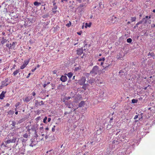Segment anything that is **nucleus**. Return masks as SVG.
I'll list each match as a JSON object with an SVG mask.
<instances>
[{
	"label": "nucleus",
	"instance_id": "f257e3e1",
	"mask_svg": "<svg viewBox=\"0 0 155 155\" xmlns=\"http://www.w3.org/2000/svg\"><path fill=\"white\" fill-rule=\"evenodd\" d=\"M150 18L151 17L150 16H146L145 18H143L142 19L143 22L145 24H147V23H148L149 24H150V20H149H149L150 19Z\"/></svg>",
	"mask_w": 155,
	"mask_h": 155
},
{
	"label": "nucleus",
	"instance_id": "f03ea898",
	"mask_svg": "<svg viewBox=\"0 0 155 155\" xmlns=\"http://www.w3.org/2000/svg\"><path fill=\"white\" fill-rule=\"evenodd\" d=\"M17 138L15 137H13L12 139H8L5 141V143H14L15 142Z\"/></svg>",
	"mask_w": 155,
	"mask_h": 155
},
{
	"label": "nucleus",
	"instance_id": "7ed1b4c3",
	"mask_svg": "<svg viewBox=\"0 0 155 155\" xmlns=\"http://www.w3.org/2000/svg\"><path fill=\"white\" fill-rule=\"evenodd\" d=\"M86 81V78L84 77H82L81 79L78 81V84L81 85H82L84 84Z\"/></svg>",
	"mask_w": 155,
	"mask_h": 155
},
{
	"label": "nucleus",
	"instance_id": "20e7f679",
	"mask_svg": "<svg viewBox=\"0 0 155 155\" xmlns=\"http://www.w3.org/2000/svg\"><path fill=\"white\" fill-rule=\"evenodd\" d=\"M8 78L5 79V80L1 82L2 87H5L7 86L9 84L8 82Z\"/></svg>",
	"mask_w": 155,
	"mask_h": 155
},
{
	"label": "nucleus",
	"instance_id": "39448f33",
	"mask_svg": "<svg viewBox=\"0 0 155 155\" xmlns=\"http://www.w3.org/2000/svg\"><path fill=\"white\" fill-rule=\"evenodd\" d=\"M98 69V67L97 66H95L93 68L91 72L96 74L97 73Z\"/></svg>",
	"mask_w": 155,
	"mask_h": 155
},
{
	"label": "nucleus",
	"instance_id": "423d86ee",
	"mask_svg": "<svg viewBox=\"0 0 155 155\" xmlns=\"http://www.w3.org/2000/svg\"><path fill=\"white\" fill-rule=\"evenodd\" d=\"M37 143V141H34V140L33 139H31V143L30 146L31 147H33L35 146Z\"/></svg>",
	"mask_w": 155,
	"mask_h": 155
},
{
	"label": "nucleus",
	"instance_id": "0eeeda50",
	"mask_svg": "<svg viewBox=\"0 0 155 155\" xmlns=\"http://www.w3.org/2000/svg\"><path fill=\"white\" fill-rule=\"evenodd\" d=\"M29 60L27 61H24V64H22V65L21 67L20 68L21 69H23L29 63Z\"/></svg>",
	"mask_w": 155,
	"mask_h": 155
},
{
	"label": "nucleus",
	"instance_id": "6e6552de",
	"mask_svg": "<svg viewBox=\"0 0 155 155\" xmlns=\"http://www.w3.org/2000/svg\"><path fill=\"white\" fill-rule=\"evenodd\" d=\"M60 80L62 82H65L67 80V77L66 76L62 75L60 78Z\"/></svg>",
	"mask_w": 155,
	"mask_h": 155
},
{
	"label": "nucleus",
	"instance_id": "1a4fd4ad",
	"mask_svg": "<svg viewBox=\"0 0 155 155\" xmlns=\"http://www.w3.org/2000/svg\"><path fill=\"white\" fill-rule=\"evenodd\" d=\"M77 54L78 55H81L83 52V49L80 48L77 51Z\"/></svg>",
	"mask_w": 155,
	"mask_h": 155
},
{
	"label": "nucleus",
	"instance_id": "9d476101",
	"mask_svg": "<svg viewBox=\"0 0 155 155\" xmlns=\"http://www.w3.org/2000/svg\"><path fill=\"white\" fill-rule=\"evenodd\" d=\"M6 93V91H2L1 94H0V99H3L5 97V94Z\"/></svg>",
	"mask_w": 155,
	"mask_h": 155
},
{
	"label": "nucleus",
	"instance_id": "9b49d317",
	"mask_svg": "<svg viewBox=\"0 0 155 155\" xmlns=\"http://www.w3.org/2000/svg\"><path fill=\"white\" fill-rule=\"evenodd\" d=\"M31 98H32L31 97H27L25 98V99L24 100V101L26 102H28L31 99Z\"/></svg>",
	"mask_w": 155,
	"mask_h": 155
},
{
	"label": "nucleus",
	"instance_id": "f8f14e48",
	"mask_svg": "<svg viewBox=\"0 0 155 155\" xmlns=\"http://www.w3.org/2000/svg\"><path fill=\"white\" fill-rule=\"evenodd\" d=\"M85 105V102L84 101H82L79 104V107H84Z\"/></svg>",
	"mask_w": 155,
	"mask_h": 155
},
{
	"label": "nucleus",
	"instance_id": "ddd939ff",
	"mask_svg": "<svg viewBox=\"0 0 155 155\" xmlns=\"http://www.w3.org/2000/svg\"><path fill=\"white\" fill-rule=\"evenodd\" d=\"M57 8V7L56 6H54V7L52 8V12L55 14L57 12V10L56 9Z\"/></svg>",
	"mask_w": 155,
	"mask_h": 155
},
{
	"label": "nucleus",
	"instance_id": "4468645a",
	"mask_svg": "<svg viewBox=\"0 0 155 155\" xmlns=\"http://www.w3.org/2000/svg\"><path fill=\"white\" fill-rule=\"evenodd\" d=\"M7 41V40L5 39L4 37H3L2 38V40L1 41V43L2 45L4 44L5 42H6Z\"/></svg>",
	"mask_w": 155,
	"mask_h": 155
},
{
	"label": "nucleus",
	"instance_id": "2eb2a0df",
	"mask_svg": "<svg viewBox=\"0 0 155 155\" xmlns=\"http://www.w3.org/2000/svg\"><path fill=\"white\" fill-rule=\"evenodd\" d=\"M19 71L20 70L18 69L15 71L13 73V74L14 76H16L19 72Z\"/></svg>",
	"mask_w": 155,
	"mask_h": 155
},
{
	"label": "nucleus",
	"instance_id": "dca6fc26",
	"mask_svg": "<svg viewBox=\"0 0 155 155\" xmlns=\"http://www.w3.org/2000/svg\"><path fill=\"white\" fill-rule=\"evenodd\" d=\"M88 85H89L88 84H84L83 85V86L82 87V88L84 90H86L87 89V86Z\"/></svg>",
	"mask_w": 155,
	"mask_h": 155
},
{
	"label": "nucleus",
	"instance_id": "f3484780",
	"mask_svg": "<svg viewBox=\"0 0 155 155\" xmlns=\"http://www.w3.org/2000/svg\"><path fill=\"white\" fill-rule=\"evenodd\" d=\"M65 105L69 108H71V103H69L68 102L66 101L65 103Z\"/></svg>",
	"mask_w": 155,
	"mask_h": 155
},
{
	"label": "nucleus",
	"instance_id": "a211bd4d",
	"mask_svg": "<svg viewBox=\"0 0 155 155\" xmlns=\"http://www.w3.org/2000/svg\"><path fill=\"white\" fill-rule=\"evenodd\" d=\"M29 135L28 134L26 133L23 135V137L26 139H28V138Z\"/></svg>",
	"mask_w": 155,
	"mask_h": 155
},
{
	"label": "nucleus",
	"instance_id": "6ab92c4d",
	"mask_svg": "<svg viewBox=\"0 0 155 155\" xmlns=\"http://www.w3.org/2000/svg\"><path fill=\"white\" fill-rule=\"evenodd\" d=\"M16 122L14 121H12V124H11V125L12 126V127H11V128L12 129H13L14 128V127L15 126V125H16Z\"/></svg>",
	"mask_w": 155,
	"mask_h": 155
},
{
	"label": "nucleus",
	"instance_id": "aec40b11",
	"mask_svg": "<svg viewBox=\"0 0 155 155\" xmlns=\"http://www.w3.org/2000/svg\"><path fill=\"white\" fill-rule=\"evenodd\" d=\"M67 75L68 78H71L73 76V73L72 72H70L68 73Z\"/></svg>",
	"mask_w": 155,
	"mask_h": 155
},
{
	"label": "nucleus",
	"instance_id": "412c9836",
	"mask_svg": "<svg viewBox=\"0 0 155 155\" xmlns=\"http://www.w3.org/2000/svg\"><path fill=\"white\" fill-rule=\"evenodd\" d=\"M41 4V3L37 2H35L34 3V5L35 6H38Z\"/></svg>",
	"mask_w": 155,
	"mask_h": 155
},
{
	"label": "nucleus",
	"instance_id": "4be33fe9",
	"mask_svg": "<svg viewBox=\"0 0 155 155\" xmlns=\"http://www.w3.org/2000/svg\"><path fill=\"white\" fill-rule=\"evenodd\" d=\"M136 18L135 17H131V21L132 22L135 21H136Z\"/></svg>",
	"mask_w": 155,
	"mask_h": 155
},
{
	"label": "nucleus",
	"instance_id": "5701e85b",
	"mask_svg": "<svg viewBox=\"0 0 155 155\" xmlns=\"http://www.w3.org/2000/svg\"><path fill=\"white\" fill-rule=\"evenodd\" d=\"M6 46L7 47H8L9 49H10L12 48V46L11 45V44H7L6 45Z\"/></svg>",
	"mask_w": 155,
	"mask_h": 155
},
{
	"label": "nucleus",
	"instance_id": "b1692460",
	"mask_svg": "<svg viewBox=\"0 0 155 155\" xmlns=\"http://www.w3.org/2000/svg\"><path fill=\"white\" fill-rule=\"evenodd\" d=\"M137 100L135 99H134L132 100V102L133 104L136 103L137 102Z\"/></svg>",
	"mask_w": 155,
	"mask_h": 155
},
{
	"label": "nucleus",
	"instance_id": "393cba45",
	"mask_svg": "<svg viewBox=\"0 0 155 155\" xmlns=\"http://www.w3.org/2000/svg\"><path fill=\"white\" fill-rule=\"evenodd\" d=\"M149 55H150L152 57H153L154 56V54L153 52H149L148 54V56Z\"/></svg>",
	"mask_w": 155,
	"mask_h": 155
},
{
	"label": "nucleus",
	"instance_id": "a878e982",
	"mask_svg": "<svg viewBox=\"0 0 155 155\" xmlns=\"http://www.w3.org/2000/svg\"><path fill=\"white\" fill-rule=\"evenodd\" d=\"M47 119V117H45V118L43 119V122L45 123H47V122L46 121V120Z\"/></svg>",
	"mask_w": 155,
	"mask_h": 155
},
{
	"label": "nucleus",
	"instance_id": "bb28decb",
	"mask_svg": "<svg viewBox=\"0 0 155 155\" xmlns=\"http://www.w3.org/2000/svg\"><path fill=\"white\" fill-rule=\"evenodd\" d=\"M127 41L128 43H130L132 41V40L130 38H128L127 39Z\"/></svg>",
	"mask_w": 155,
	"mask_h": 155
},
{
	"label": "nucleus",
	"instance_id": "cd10ccee",
	"mask_svg": "<svg viewBox=\"0 0 155 155\" xmlns=\"http://www.w3.org/2000/svg\"><path fill=\"white\" fill-rule=\"evenodd\" d=\"M143 22V21L142 19L141 21H139L138 22L137 24H136V25H138L142 24Z\"/></svg>",
	"mask_w": 155,
	"mask_h": 155
},
{
	"label": "nucleus",
	"instance_id": "c85d7f7f",
	"mask_svg": "<svg viewBox=\"0 0 155 155\" xmlns=\"http://www.w3.org/2000/svg\"><path fill=\"white\" fill-rule=\"evenodd\" d=\"M71 25V21H69V23H68L66 25V26L68 27H69Z\"/></svg>",
	"mask_w": 155,
	"mask_h": 155
},
{
	"label": "nucleus",
	"instance_id": "c756f323",
	"mask_svg": "<svg viewBox=\"0 0 155 155\" xmlns=\"http://www.w3.org/2000/svg\"><path fill=\"white\" fill-rule=\"evenodd\" d=\"M105 60L104 58H100L98 60V61H104Z\"/></svg>",
	"mask_w": 155,
	"mask_h": 155
},
{
	"label": "nucleus",
	"instance_id": "7c9ffc66",
	"mask_svg": "<svg viewBox=\"0 0 155 155\" xmlns=\"http://www.w3.org/2000/svg\"><path fill=\"white\" fill-rule=\"evenodd\" d=\"M110 65V64H108V65L107 66H106L105 67H103L104 68L102 69V70H103L106 69V68L109 67Z\"/></svg>",
	"mask_w": 155,
	"mask_h": 155
},
{
	"label": "nucleus",
	"instance_id": "2f4dec72",
	"mask_svg": "<svg viewBox=\"0 0 155 155\" xmlns=\"http://www.w3.org/2000/svg\"><path fill=\"white\" fill-rule=\"evenodd\" d=\"M28 140V139H23L22 140V142H23L25 143L26 142V141Z\"/></svg>",
	"mask_w": 155,
	"mask_h": 155
},
{
	"label": "nucleus",
	"instance_id": "473e14b6",
	"mask_svg": "<svg viewBox=\"0 0 155 155\" xmlns=\"http://www.w3.org/2000/svg\"><path fill=\"white\" fill-rule=\"evenodd\" d=\"M84 0H76V1L79 3H81L82 2L84 1Z\"/></svg>",
	"mask_w": 155,
	"mask_h": 155
},
{
	"label": "nucleus",
	"instance_id": "72a5a7b5",
	"mask_svg": "<svg viewBox=\"0 0 155 155\" xmlns=\"http://www.w3.org/2000/svg\"><path fill=\"white\" fill-rule=\"evenodd\" d=\"M20 102H18L17 103H16L15 105V107L17 108V107L19 106L20 105Z\"/></svg>",
	"mask_w": 155,
	"mask_h": 155
},
{
	"label": "nucleus",
	"instance_id": "f704fd0d",
	"mask_svg": "<svg viewBox=\"0 0 155 155\" xmlns=\"http://www.w3.org/2000/svg\"><path fill=\"white\" fill-rule=\"evenodd\" d=\"M138 117V115H136L135 116L134 119L135 120V119H137V118Z\"/></svg>",
	"mask_w": 155,
	"mask_h": 155
},
{
	"label": "nucleus",
	"instance_id": "c9c22d12",
	"mask_svg": "<svg viewBox=\"0 0 155 155\" xmlns=\"http://www.w3.org/2000/svg\"><path fill=\"white\" fill-rule=\"evenodd\" d=\"M71 98V97H66L65 98L67 100H68L70 99Z\"/></svg>",
	"mask_w": 155,
	"mask_h": 155
},
{
	"label": "nucleus",
	"instance_id": "e433bc0d",
	"mask_svg": "<svg viewBox=\"0 0 155 155\" xmlns=\"http://www.w3.org/2000/svg\"><path fill=\"white\" fill-rule=\"evenodd\" d=\"M55 127V126H54V127H53L52 129V131L53 132H54V131H55V129H54V127Z\"/></svg>",
	"mask_w": 155,
	"mask_h": 155
},
{
	"label": "nucleus",
	"instance_id": "4c0bfd02",
	"mask_svg": "<svg viewBox=\"0 0 155 155\" xmlns=\"http://www.w3.org/2000/svg\"><path fill=\"white\" fill-rule=\"evenodd\" d=\"M57 71L56 70H54L53 71V74H55L57 72Z\"/></svg>",
	"mask_w": 155,
	"mask_h": 155
},
{
	"label": "nucleus",
	"instance_id": "58836bf2",
	"mask_svg": "<svg viewBox=\"0 0 155 155\" xmlns=\"http://www.w3.org/2000/svg\"><path fill=\"white\" fill-rule=\"evenodd\" d=\"M85 25H86L87 26H88V27H90V26H91V25H88V24L87 23H86L85 24Z\"/></svg>",
	"mask_w": 155,
	"mask_h": 155
},
{
	"label": "nucleus",
	"instance_id": "ea45409f",
	"mask_svg": "<svg viewBox=\"0 0 155 155\" xmlns=\"http://www.w3.org/2000/svg\"><path fill=\"white\" fill-rule=\"evenodd\" d=\"M32 95L33 96H35V95H36V93L35 92H33L32 93Z\"/></svg>",
	"mask_w": 155,
	"mask_h": 155
},
{
	"label": "nucleus",
	"instance_id": "a19ab883",
	"mask_svg": "<svg viewBox=\"0 0 155 155\" xmlns=\"http://www.w3.org/2000/svg\"><path fill=\"white\" fill-rule=\"evenodd\" d=\"M79 7L81 8H82V7H84V5H81V4L80 5H79Z\"/></svg>",
	"mask_w": 155,
	"mask_h": 155
},
{
	"label": "nucleus",
	"instance_id": "79ce46f5",
	"mask_svg": "<svg viewBox=\"0 0 155 155\" xmlns=\"http://www.w3.org/2000/svg\"><path fill=\"white\" fill-rule=\"evenodd\" d=\"M51 120V118H48V122H50Z\"/></svg>",
	"mask_w": 155,
	"mask_h": 155
},
{
	"label": "nucleus",
	"instance_id": "37998d69",
	"mask_svg": "<svg viewBox=\"0 0 155 155\" xmlns=\"http://www.w3.org/2000/svg\"><path fill=\"white\" fill-rule=\"evenodd\" d=\"M2 60H3L2 59V58H0V64L2 63Z\"/></svg>",
	"mask_w": 155,
	"mask_h": 155
},
{
	"label": "nucleus",
	"instance_id": "c03bdc74",
	"mask_svg": "<svg viewBox=\"0 0 155 155\" xmlns=\"http://www.w3.org/2000/svg\"><path fill=\"white\" fill-rule=\"evenodd\" d=\"M15 43L14 42H13V43H12V44H11V45L12 46V47L13 46H14L15 45Z\"/></svg>",
	"mask_w": 155,
	"mask_h": 155
},
{
	"label": "nucleus",
	"instance_id": "a18cd8bd",
	"mask_svg": "<svg viewBox=\"0 0 155 155\" xmlns=\"http://www.w3.org/2000/svg\"><path fill=\"white\" fill-rule=\"evenodd\" d=\"M47 85V84H46V83L45 84L43 85V87L44 88H45L46 86Z\"/></svg>",
	"mask_w": 155,
	"mask_h": 155
},
{
	"label": "nucleus",
	"instance_id": "49530a36",
	"mask_svg": "<svg viewBox=\"0 0 155 155\" xmlns=\"http://www.w3.org/2000/svg\"><path fill=\"white\" fill-rule=\"evenodd\" d=\"M36 68H35L34 69H32V70H31V71H32V72H34V71L36 70Z\"/></svg>",
	"mask_w": 155,
	"mask_h": 155
},
{
	"label": "nucleus",
	"instance_id": "de8ad7c7",
	"mask_svg": "<svg viewBox=\"0 0 155 155\" xmlns=\"http://www.w3.org/2000/svg\"><path fill=\"white\" fill-rule=\"evenodd\" d=\"M2 34L3 35L5 36V33L4 32H3L2 33Z\"/></svg>",
	"mask_w": 155,
	"mask_h": 155
},
{
	"label": "nucleus",
	"instance_id": "09e8293b",
	"mask_svg": "<svg viewBox=\"0 0 155 155\" xmlns=\"http://www.w3.org/2000/svg\"><path fill=\"white\" fill-rule=\"evenodd\" d=\"M51 151H52L51 150H50L49 151H47L46 153H47L48 154Z\"/></svg>",
	"mask_w": 155,
	"mask_h": 155
},
{
	"label": "nucleus",
	"instance_id": "8fccbe9b",
	"mask_svg": "<svg viewBox=\"0 0 155 155\" xmlns=\"http://www.w3.org/2000/svg\"><path fill=\"white\" fill-rule=\"evenodd\" d=\"M30 74H31V73H29L28 74V76L27 77V78H28L29 77Z\"/></svg>",
	"mask_w": 155,
	"mask_h": 155
},
{
	"label": "nucleus",
	"instance_id": "3c124183",
	"mask_svg": "<svg viewBox=\"0 0 155 155\" xmlns=\"http://www.w3.org/2000/svg\"><path fill=\"white\" fill-rule=\"evenodd\" d=\"M10 104L8 103H7L6 104V106L7 107L9 106Z\"/></svg>",
	"mask_w": 155,
	"mask_h": 155
},
{
	"label": "nucleus",
	"instance_id": "603ef678",
	"mask_svg": "<svg viewBox=\"0 0 155 155\" xmlns=\"http://www.w3.org/2000/svg\"><path fill=\"white\" fill-rule=\"evenodd\" d=\"M50 83V82L49 81V82H47V83H46V84H47V85L48 84H49Z\"/></svg>",
	"mask_w": 155,
	"mask_h": 155
},
{
	"label": "nucleus",
	"instance_id": "864d4df0",
	"mask_svg": "<svg viewBox=\"0 0 155 155\" xmlns=\"http://www.w3.org/2000/svg\"><path fill=\"white\" fill-rule=\"evenodd\" d=\"M48 138V136H47V135H46L45 136V139H47V138Z\"/></svg>",
	"mask_w": 155,
	"mask_h": 155
},
{
	"label": "nucleus",
	"instance_id": "5fc2aeb1",
	"mask_svg": "<svg viewBox=\"0 0 155 155\" xmlns=\"http://www.w3.org/2000/svg\"><path fill=\"white\" fill-rule=\"evenodd\" d=\"M137 27H138V25H137H137H136H136H135V26H134V28H136Z\"/></svg>",
	"mask_w": 155,
	"mask_h": 155
},
{
	"label": "nucleus",
	"instance_id": "6e6d98bb",
	"mask_svg": "<svg viewBox=\"0 0 155 155\" xmlns=\"http://www.w3.org/2000/svg\"><path fill=\"white\" fill-rule=\"evenodd\" d=\"M44 139V138L43 137H42L41 139H40V140H44V139Z\"/></svg>",
	"mask_w": 155,
	"mask_h": 155
},
{
	"label": "nucleus",
	"instance_id": "4d7b16f0",
	"mask_svg": "<svg viewBox=\"0 0 155 155\" xmlns=\"http://www.w3.org/2000/svg\"><path fill=\"white\" fill-rule=\"evenodd\" d=\"M68 114V113L67 112H65L64 113V114L65 115H66V114Z\"/></svg>",
	"mask_w": 155,
	"mask_h": 155
},
{
	"label": "nucleus",
	"instance_id": "13d9d810",
	"mask_svg": "<svg viewBox=\"0 0 155 155\" xmlns=\"http://www.w3.org/2000/svg\"><path fill=\"white\" fill-rule=\"evenodd\" d=\"M120 132V131H119V132H117L116 134V135H117L119 133V132Z\"/></svg>",
	"mask_w": 155,
	"mask_h": 155
},
{
	"label": "nucleus",
	"instance_id": "bf43d9fd",
	"mask_svg": "<svg viewBox=\"0 0 155 155\" xmlns=\"http://www.w3.org/2000/svg\"><path fill=\"white\" fill-rule=\"evenodd\" d=\"M45 136V135L44 134H41V136L42 137Z\"/></svg>",
	"mask_w": 155,
	"mask_h": 155
},
{
	"label": "nucleus",
	"instance_id": "052dcab7",
	"mask_svg": "<svg viewBox=\"0 0 155 155\" xmlns=\"http://www.w3.org/2000/svg\"><path fill=\"white\" fill-rule=\"evenodd\" d=\"M15 65H14L13 66V68H15Z\"/></svg>",
	"mask_w": 155,
	"mask_h": 155
},
{
	"label": "nucleus",
	"instance_id": "680f3d73",
	"mask_svg": "<svg viewBox=\"0 0 155 155\" xmlns=\"http://www.w3.org/2000/svg\"><path fill=\"white\" fill-rule=\"evenodd\" d=\"M15 114H18V111H16V112H15Z\"/></svg>",
	"mask_w": 155,
	"mask_h": 155
},
{
	"label": "nucleus",
	"instance_id": "e2e57ef3",
	"mask_svg": "<svg viewBox=\"0 0 155 155\" xmlns=\"http://www.w3.org/2000/svg\"><path fill=\"white\" fill-rule=\"evenodd\" d=\"M103 64H104L103 62H101V65H103Z\"/></svg>",
	"mask_w": 155,
	"mask_h": 155
},
{
	"label": "nucleus",
	"instance_id": "0e129e2a",
	"mask_svg": "<svg viewBox=\"0 0 155 155\" xmlns=\"http://www.w3.org/2000/svg\"><path fill=\"white\" fill-rule=\"evenodd\" d=\"M35 137H36V138H37L38 137V134H36V136H35Z\"/></svg>",
	"mask_w": 155,
	"mask_h": 155
},
{
	"label": "nucleus",
	"instance_id": "69168bd1",
	"mask_svg": "<svg viewBox=\"0 0 155 155\" xmlns=\"http://www.w3.org/2000/svg\"><path fill=\"white\" fill-rule=\"evenodd\" d=\"M130 23V21H128L127 23V24H129Z\"/></svg>",
	"mask_w": 155,
	"mask_h": 155
},
{
	"label": "nucleus",
	"instance_id": "338daca9",
	"mask_svg": "<svg viewBox=\"0 0 155 155\" xmlns=\"http://www.w3.org/2000/svg\"><path fill=\"white\" fill-rule=\"evenodd\" d=\"M21 120H19V121H18V123H21Z\"/></svg>",
	"mask_w": 155,
	"mask_h": 155
},
{
	"label": "nucleus",
	"instance_id": "774afa93",
	"mask_svg": "<svg viewBox=\"0 0 155 155\" xmlns=\"http://www.w3.org/2000/svg\"><path fill=\"white\" fill-rule=\"evenodd\" d=\"M153 12L155 13V9L153 10Z\"/></svg>",
	"mask_w": 155,
	"mask_h": 155
}]
</instances>
